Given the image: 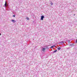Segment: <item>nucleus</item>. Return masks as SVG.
Listing matches in <instances>:
<instances>
[{"mask_svg": "<svg viewBox=\"0 0 77 77\" xmlns=\"http://www.w3.org/2000/svg\"><path fill=\"white\" fill-rule=\"evenodd\" d=\"M44 16H42L41 17V19L42 20H44Z\"/></svg>", "mask_w": 77, "mask_h": 77, "instance_id": "1", "label": "nucleus"}, {"mask_svg": "<svg viewBox=\"0 0 77 77\" xmlns=\"http://www.w3.org/2000/svg\"><path fill=\"white\" fill-rule=\"evenodd\" d=\"M45 48H43V49H42L43 51H45Z\"/></svg>", "mask_w": 77, "mask_h": 77, "instance_id": "2", "label": "nucleus"}, {"mask_svg": "<svg viewBox=\"0 0 77 77\" xmlns=\"http://www.w3.org/2000/svg\"><path fill=\"white\" fill-rule=\"evenodd\" d=\"M11 21H12L13 22V23H15L16 21H14V20H11Z\"/></svg>", "mask_w": 77, "mask_h": 77, "instance_id": "3", "label": "nucleus"}, {"mask_svg": "<svg viewBox=\"0 0 77 77\" xmlns=\"http://www.w3.org/2000/svg\"><path fill=\"white\" fill-rule=\"evenodd\" d=\"M26 19L27 20H29V17H26Z\"/></svg>", "mask_w": 77, "mask_h": 77, "instance_id": "4", "label": "nucleus"}, {"mask_svg": "<svg viewBox=\"0 0 77 77\" xmlns=\"http://www.w3.org/2000/svg\"><path fill=\"white\" fill-rule=\"evenodd\" d=\"M51 5H53V3H52V2H51V3H50Z\"/></svg>", "mask_w": 77, "mask_h": 77, "instance_id": "5", "label": "nucleus"}, {"mask_svg": "<svg viewBox=\"0 0 77 77\" xmlns=\"http://www.w3.org/2000/svg\"><path fill=\"white\" fill-rule=\"evenodd\" d=\"M58 50H60V47H59L58 48Z\"/></svg>", "mask_w": 77, "mask_h": 77, "instance_id": "6", "label": "nucleus"}, {"mask_svg": "<svg viewBox=\"0 0 77 77\" xmlns=\"http://www.w3.org/2000/svg\"><path fill=\"white\" fill-rule=\"evenodd\" d=\"M57 51V50H55L54 51V53H56Z\"/></svg>", "mask_w": 77, "mask_h": 77, "instance_id": "7", "label": "nucleus"}, {"mask_svg": "<svg viewBox=\"0 0 77 77\" xmlns=\"http://www.w3.org/2000/svg\"><path fill=\"white\" fill-rule=\"evenodd\" d=\"M5 6H6V2H5Z\"/></svg>", "mask_w": 77, "mask_h": 77, "instance_id": "8", "label": "nucleus"}, {"mask_svg": "<svg viewBox=\"0 0 77 77\" xmlns=\"http://www.w3.org/2000/svg\"><path fill=\"white\" fill-rule=\"evenodd\" d=\"M13 17H15V15H14Z\"/></svg>", "mask_w": 77, "mask_h": 77, "instance_id": "9", "label": "nucleus"}, {"mask_svg": "<svg viewBox=\"0 0 77 77\" xmlns=\"http://www.w3.org/2000/svg\"><path fill=\"white\" fill-rule=\"evenodd\" d=\"M53 47H54V46H51V48H53Z\"/></svg>", "mask_w": 77, "mask_h": 77, "instance_id": "10", "label": "nucleus"}, {"mask_svg": "<svg viewBox=\"0 0 77 77\" xmlns=\"http://www.w3.org/2000/svg\"><path fill=\"white\" fill-rule=\"evenodd\" d=\"M75 14H74V15H73L74 16H75Z\"/></svg>", "mask_w": 77, "mask_h": 77, "instance_id": "11", "label": "nucleus"}, {"mask_svg": "<svg viewBox=\"0 0 77 77\" xmlns=\"http://www.w3.org/2000/svg\"><path fill=\"white\" fill-rule=\"evenodd\" d=\"M1 35V33H0V36Z\"/></svg>", "mask_w": 77, "mask_h": 77, "instance_id": "12", "label": "nucleus"}]
</instances>
